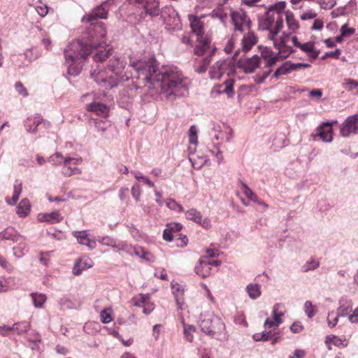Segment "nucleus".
<instances>
[{
    "mask_svg": "<svg viewBox=\"0 0 358 358\" xmlns=\"http://www.w3.org/2000/svg\"><path fill=\"white\" fill-rule=\"evenodd\" d=\"M134 67L138 78L148 83V87H160L162 98L173 101L187 94V78L176 66H164L159 69L156 59L152 57L147 62H138Z\"/></svg>",
    "mask_w": 358,
    "mask_h": 358,
    "instance_id": "1",
    "label": "nucleus"
},
{
    "mask_svg": "<svg viewBox=\"0 0 358 358\" xmlns=\"http://www.w3.org/2000/svg\"><path fill=\"white\" fill-rule=\"evenodd\" d=\"M92 47L89 45L86 39L72 41L64 50L66 62L68 64L69 73L77 76L81 71L83 64L87 56L91 53Z\"/></svg>",
    "mask_w": 358,
    "mask_h": 358,
    "instance_id": "2",
    "label": "nucleus"
},
{
    "mask_svg": "<svg viewBox=\"0 0 358 358\" xmlns=\"http://www.w3.org/2000/svg\"><path fill=\"white\" fill-rule=\"evenodd\" d=\"M124 62L119 59L110 62L108 69L98 68L91 73V77L101 87L111 89L116 86L121 80H124L123 75ZM125 80H128L127 77Z\"/></svg>",
    "mask_w": 358,
    "mask_h": 358,
    "instance_id": "3",
    "label": "nucleus"
},
{
    "mask_svg": "<svg viewBox=\"0 0 358 358\" xmlns=\"http://www.w3.org/2000/svg\"><path fill=\"white\" fill-rule=\"evenodd\" d=\"M285 1H281L271 5L265 15L259 20V27L262 30L268 31V39H274L283 27L284 10Z\"/></svg>",
    "mask_w": 358,
    "mask_h": 358,
    "instance_id": "4",
    "label": "nucleus"
},
{
    "mask_svg": "<svg viewBox=\"0 0 358 358\" xmlns=\"http://www.w3.org/2000/svg\"><path fill=\"white\" fill-rule=\"evenodd\" d=\"M199 324L201 331L212 338L219 341L227 340L225 324L213 313L201 314Z\"/></svg>",
    "mask_w": 358,
    "mask_h": 358,
    "instance_id": "5",
    "label": "nucleus"
},
{
    "mask_svg": "<svg viewBox=\"0 0 358 358\" xmlns=\"http://www.w3.org/2000/svg\"><path fill=\"white\" fill-rule=\"evenodd\" d=\"M83 39H86L92 48L100 46L105 42L106 29L103 22L92 23L87 31L83 34Z\"/></svg>",
    "mask_w": 358,
    "mask_h": 358,
    "instance_id": "6",
    "label": "nucleus"
},
{
    "mask_svg": "<svg viewBox=\"0 0 358 358\" xmlns=\"http://www.w3.org/2000/svg\"><path fill=\"white\" fill-rule=\"evenodd\" d=\"M230 15L236 31L244 32L250 29V19L243 9L233 10Z\"/></svg>",
    "mask_w": 358,
    "mask_h": 358,
    "instance_id": "7",
    "label": "nucleus"
},
{
    "mask_svg": "<svg viewBox=\"0 0 358 358\" xmlns=\"http://www.w3.org/2000/svg\"><path fill=\"white\" fill-rule=\"evenodd\" d=\"M139 9H142L143 13L141 15H149L151 17L158 16L160 13L159 0H131Z\"/></svg>",
    "mask_w": 358,
    "mask_h": 358,
    "instance_id": "8",
    "label": "nucleus"
},
{
    "mask_svg": "<svg viewBox=\"0 0 358 358\" xmlns=\"http://www.w3.org/2000/svg\"><path fill=\"white\" fill-rule=\"evenodd\" d=\"M290 36V34L283 32L279 38L275 36L274 39H270L273 41L274 47L278 50V54H282L283 58H286L293 52Z\"/></svg>",
    "mask_w": 358,
    "mask_h": 358,
    "instance_id": "9",
    "label": "nucleus"
},
{
    "mask_svg": "<svg viewBox=\"0 0 358 358\" xmlns=\"http://www.w3.org/2000/svg\"><path fill=\"white\" fill-rule=\"evenodd\" d=\"M215 52V48L211 45V40L207 36L198 37L196 44L194 50L195 55L201 56L206 55V57H212Z\"/></svg>",
    "mask_w": 358,
    "mask_h": 358,
    "instance_id": "10",
    "label": "nucleus"
},
{
    "mask_svg": "<svg viewBox=\"0 0 358 358\" xmlns=\"http://www.w3.org/2000/svg\"><path fill=\"white\" fill-rule=\"evenodd\" d=\"M160 13L165 23L171 29H179L181 27L180 20L177 11L172 7H166Z\"/></svg>",
    "mask_w": 358,
    "mask_h": 358,
    "instance_id": "11",
    "label": "nucleus"
},
{
    "mask_svg": "<svg viewBox=\"0 0 358 358\" xmlns=\"http://www.w3.org/2000/svg\"><path fill=\"white\" fill-rule=\"evenodd\" d=\"M237 60L238 66L243 69L245 73H252L260 64V57L255 55L251 57H241Z\"/></svg>",
    "mask_w": 358,
    "mask_h": 358,
    "instance_id": "12",
    "label": "nucleus"
},
{
    "mask_svg": "<svg viewBox=\"0 0 358 358\" xmlns=\"http://www.w3.org/2000/svg\"><path fill=\"white\" fill-rule=\"evenodd\" d=\"M82 159L80 158L65 157L64 159V166L62 173L64 176L69 177L72 175L81 173L80 169L75 166L80 164Z\"/></svg>",
    "mask_w": 358,
    "mask_h": 358,
    "instance_id": "13",
    "label": "nucleus"
},
{
    "mask_svg": "<svg viewBox=\"0 0 358 358\" xmlns=\"http://www.w3.org/2000/svg\"><path fill=\"white\" fill-rule=\"evenodd\" d=\"M114 1L115 0H106L100 6L96 7L91 13L83 16L82 22H92L99 18L106 19L107 17L108 10L105 9L104 6L109 4L110 1Z\"/></svg>",
    "mask_w": 358,
    "mask_h": 358,
    "instance_id": "14",
    "label": "nucleus"
},
{
    "mask_svg": "<svg viewBox=\"0 0 358 358\" xmlns=\"http://www.w3.org/2000/svg\"><path fill=\"white\" fill-rule=\"evenodd\" d=\"M185 217L187 220H192L205 229L211 227L210 220L208 217L202 219L201 213L196 208L189 209L185 212Z\"/></svg>",
    "mask_w": 358,
    "mask_h": 358,
    "instance_id": "15",
    "label": "nucleus"
},
{
    "mask_svg": "<svg viewBox=\"0 0 358 358\" xmlns=\"http://www.w3.org/2000/svg\"><path fill=\"white\" fill-rule=\"evenodd\" d=\"M357 120V115L348 117L341 127V135L344 137H347L351 133H356L357 130V127H356Z\"/></svg>",
    "mask_w": 358,
    "mask_h": 358,
    "instance_id": "16",
    "label": "nucleus"
},
{
    "mask_svg": "<svg viewBox=\"0 0 358 358\" xmlns=\"http://www.w3.org/2000/svg\"><path fill=\"white\" fill-rule=\"evenodd\" d=\"M259 49L261 52V57L266 61L265 66L266 68H271L275 64L280 54H278V52L275 53L268 47L261 46L259 47Z\"/></svg>",
    "mask_w": 358,
    "mask_h": 358,
    "instance_id": "17",
    "label": "nucleus"
},
{
    "mask_svg": "<svg viewBox=\"0 0 358 358\" xmlns=\"http://www.w3.org/2000/svg\"><path fill=\"white\" fill-rule=\"evenodd\" d=\"M239 52V50L236 51L234 57L231 59L220 60L217 61L218 64H222L220 66L221 76L227 74L230 76L235 72L234 62L237 59V57Z\"/></svg>",
    "mask_w": 358,
    "mask_h": 358,
    "instance_id": "18",
    "label": "nucleus"
},
{
    "mask_svg": "<svg viewBox=\"0 0 358 358\" xmlns=\"http://www.w3.org/2000/svg\"><path fill=\"white\" fill-rule=\"evenodd\" d=\"M196 273L201 278L210 275V259L207 257L201 258L194 268Z\"/></svg>",
    "mask_w": 358,
    "mask_h": 358,
    "instance_id": "19",
    "label": "nucleus"
},
{
    "mask_svg": "<svg viewBox=\"0 0 358 358\" xmlns=\"http://www.w3.org/2000/svg\"><path fill=\"white\" fill-rule=\"evenodd\" d=\"M88 111L94 113L97 115L102 117H106L109 113V108L106 103H103L99 101H94L87 106Z\"/></svg>",
    "mask_w": 358,
    "mask_h": 358,
    "instance_id": "20",
    "label": "nucleus"
},
{
    "mask_svg": "<svg viewBox=\"0 0 358 358\" xmlns=\"http://www.w3.org/2000/svg\"><path fill=\"white\" fill-rule=\"evenodd\" d=\"M332 123L324 122L320 127L317 128L316 135L320 136L324 142L330 143L333 140L331 127Z\"/></svg>",
    "mask_w": 358,
    "mask_h": 358,
    "instance_id": "21",
    "label": "nucleus"
},
{
    "mask_svg": "<svg viewBox=\"0 0 358 358\" xmlns=\"http://www.w3.org/2000/svg\"><path fill=\"white\" fill-rule=\"evenodd\" d=\"M190 27L192 29V32L195 34L197 37L203 36L204 30H203V22L201 20L199 17L195 15H190L188 16Z\"/></svg>",
    "mask_w": 358,
    "mask_h": 358,
    "instance_id": "22",
    "label": "nucleus"
},
{
    "mask_svg": "<svg viewBox=\"0 0 358 358\" xmlns=\"http://www.w3.org/2000/svg\"><path fill=\"white\" fill-rule=\"evenodd\" d=\"M93 265L92 260L88 257H82L75 264L73 268V273L78 275L85 269L91 268Z\"/></svg>",
    "mask_w": 358,
    "mask_h": 358,
    "instance_id": "23",
    "label": "nucleus"
},
{
    "mask_svg": "<svg viewBox=\"0 0 358 358\" xmlns=\"http://www.w3.org/2000/svg\"><path fill=\"white\" fill-rule=\"evenodd\" d=\"M73 236L77 238L80 244L87 246L90 250L96 248V241L88 238V234L86 231H75Z\"/></svg>",
    "mask_w": 358,
    "mask_h": 358,
    "instance_id": "24",
    "label": "nucleus"
},
{
    "mask_svg": "<svg viewBox=\"0 0 358 358\" xmlns=\"http://www.w3.org/2000/svg\"><path fill=\"white\" fill-rule=\"evenodd\" d=\"M338 307L336 309V315L339 317H345L352 310L351 300L342 297L338 301Z\"/></svg>",
    "mask_w": 358,
    "mask_h": 358,
    "instance_id": "25",
    "label": "nucleus"
},
{
    "mask_svg": "<svg viewBox=\"0 0 358 358\" xmlns=\"http://www.w3.org/2000/svg\"><path fill=\"white\" fill-rule=\"evenodd\" d=\"M29 328V322L27 321H22L15 323L12 327H8L6 325L0 326V331L3 329H6V331H15L18 334H22L27 332Z\"/></svg>",
    "mask_w": 358,
    "mask_h": 358,
    "instance_id": "26",
    "label": "nucleus"
},
{
    "mask_svg": "<svg viewBox=\"0 0 358 358\" xmlns=\"http://www.w3.org/2000/svg\"><path fill=\"white\" fill-rule=\"evenodd\" d=\"M22 239V236L13 228H7L0 233V241L10 240L17 243Z\"/></svg>",
    "mask_w": 358,
    "mask_h": 358,
    "instance_id": "27",
    "label": "nucleus"
},
{
    "mask_svg": "<svg viewBox=\"0 0 358 358\" xmlns=\"http://www.w3.org/2000/svg\"><path fill=\"white\" fill-rule=\"evenodd\" d=\"M38 218L41 222H46L50 224L59 222L62 220V217L58 211L40 214L38 215Z\"/></svg>",
    "mask_w": 358,
    "mask_h": 358,
    "instance_id": "28",
    "label": "nucleus"
},
{
    "mask_svg": "<svg viewBox=\"0 0 358 358\" xmlns=\"http://www.w3.org/2000/svg\"><path fill=\"white\" fill-rule=\"evenodd\" d=\"M242 39V49L245 52L249 51L251 48L257 43V37L250 30Z\"/></svg>",
    "mask_w": 358,
    "mask_h": 358,
    "instance_id": "29",
    "label": "nucleus"
},
{
    "mask_svg": "<svg viewBox=\"0 0 358 358\" xmlns=\"http://www.w3.org/2000/svg\"><path fill=\"white\" fill-rule=\"evenodd\" d=\"M42 120L40 117H29L24 121V126L27 132L36 134L37 127L41 123Z\"/></svg>",
    "mask_w": 358,
    "mask_h": 358,
    "instance_id": "30",
    "label": "nucleus"
},
{
    "mask_svg": "<svg viewBox=\"0 0 358 358\" xmlns=\"http://www.w3.org/2000/svg\"><path fill=\"white\" fill-rule=\"evenodd\" d=\"M30 296L31 297L34 306L36 308H42L43 307V304L47 300L46 295L41 293H31Z\"/></svg>",
    "mask_w": 358,
    "mask_h": 358,
    "instance_id": "31",
    "label": "nucleus"
},
{
    "mask_svg": "<svg viewBox=\"0 0 358 358\" xmlns=\"http://www.w3.org/2000/svg\"><path fill=\"white\" fill-rule=\"evenodd\" d=\"M295 66V64L285 63L275 71L274 74L273 75V77L278 78L280 76L287 75L292 71L296 69Z\"/></svg>",
    "mask_w": 358,
    "mask_h": 358,
    "instance_id": "32",
    "label": "nucleus"
},
{
    "mask_svg": "<svg viewBox=\"0 0 358 358\" xmlns=\"http://www.w3.org/2000/svg\"><path fill=\"white\" fill-rule=\"evenodd\" d=\"M30 203L29 200L22 199L17 207V213L20 217H26L30 210Z\"/></svg>",
    "mask_w": 358,
    "mask_h": 358,
    "instance_id": "33",
    "label": "nucleus"
},
{
    "mask_svg": "<svg viewBox=\"0 0 358 358\" xmlns=\"http://www.w3.org/2000/svg\"><path fill=\"white\" fill-rule=\"evenodd\" d=\"M246 292L250 299H256L261 295L260 285L250 283L247 285Z\"/></svg>",
    "mask_w": 358,
    "mask_h": 358,
    "instance_id": "34",
    "label": "nucleus"
},
{
    "mask_svg": "<svg viewBox=\"0 0 358 358\" xmlns=\"http://www.w3.org/2000/svg\"><path fill=\"white\" fill-rule=\"evenodd\" d=\"M285 17H286V22L287 27L292 31H295L299 29V23L294 18V14L289 11L287 10L285 13Z\"/></svg>",
    "mask_w": 358,
    "mask_h": 358,
    "instance_id": "35",
    "label": "nucleus"
},
{
    "mask_svg": "<svg viewBox=\"0 0 358 358\" xmlns=\"http://www.w3.org/2000/svg\"><path fill=\"white\" fill-rule=\"evenodd\" d=\"M110 48H105L103 49H98L93 55V59L95 62H103L106 60L110 55Z\"/></svg>",
    "mask_w": 358,
    "mask_h": 358,
    "instance_id": "36",
    "label": "nucleus"
},
{
    "mask_svg": "<svg viewBox=\"0 0 358 358\" xmlns=\"http://www.w3.org/2000/svg\"><path fill=\"white\" fill-rule=\"evenodd\" d=\"M234 80L233 79L229 78L224 81L222 85L220 86V92L225 93L229 96H232L234 95Z\"/></svg>",
    "mask_w": 358,
    "mask_h": 358,
    "instance_id": "37",
    "label": "nucleus"
},
{
    "mask_svg": "<svg viewBox=\"0 0 358 358\" xmlns=\"http://www.w3.org/2000/svg\"><path fill=\"white\" fill-rule=\"evenodd\" d=\"M211 60V57H206L198 62V64L194 65L195 71L199 73H203L207 70Z\"/></svg>",
    "mask_w": 358,
    "mask_h": 358,
    "instance_id": "38",
    "label": "nucleus"
},
{
    "mask_svg": "<svg viewBox=\"0 0 358 358\" xmlns=\"http://www.w3.org/2000/svg\"><path fill=\"white\" fill-rule=\"evenodd\" d=\"M346 90L354 94H358V82L352 79H345L343 84Z\"/></svg>",
    "mask_w": 358,
    "mask_h": 358,
    "instance_id": "39",
    "label": "nucleus"
},
{
    "mask_svg": "<svg viewBox=\"0 0 358 358\" xmlns=\"http://www.w3.org/2000/svg\"><path fill=\"white\" fill-rule=\"evenodd\" d=\"M183 332L185 339L188 342H192L194 339L193 333L196 331V328L193 325L185 324L183 322Z\"/></svg>",
    "mask_w": 358,
    "mask_h": 358,
    "instance_id": "40",
    "label": "nucleus"
},
{
    "mask_svg": "<svg viewBox=\"0 0 358 358\" xmlns=\"http://www.w3.org/2000/svg\"><path fill=\"white\" fill-rule=\"evenodd\" d=\"M344 12L346 14L357 15L358 14L357 0H350V2L345 6Z\"/></svg>",
    "mask_w": 358,
    "mask_h": 358,
    "instance_id": "41",
    "label": "nucleus"
},
{
    "mask_svg": "<svg viewBox=\"0 0 358 358\" xmlns=\"http://www.w3.org/2000/svg\"><path fill=\"white\" fill-rule=\"evenodd\" d=\"M212 17L217 18L221 22H224L227 18V13L222 7L214 9L211 13Z\"/></svg>",
    "mask_w": 358,
    "mask_h": 358,
    "instance_id": "42",
    "label": "nucleus"
},
{
    "mask_svg": "<svg viewBox=\"0 0 358 358\" xmlns=\"http://www.w3.org/2000/svg\"><path fill=\"white\" fill-rule=\"evenodd\" d=\"M317 307L312 302L307 301L304 303V311L309 318H312L317 313Z\"/></svg>",
    "mask_w": 358,
    "mask_h": 358,
    "instance_id": "43",
    "label": "nucleus"
},
{
    "mask_svg": "<svg viewBox=\"0 0 358 358\" xmlns=\"http://www.w3.org/2000/svg\"><path fill=\"white\" fill-rule=\"evenodd\" d=\"M22 192V184L20 182L17 185H15L14 186V192L12 197V202L6 199V201L10 205H14L18 200L19 196Z\"/></svg>",
    "mask_w": 358,
    "mask_h": 358,
    "instance_id": "44",
    "label": "nucleus"
},
{
    "mask_svg": "<svg viewBox=\"0 0 358 358\" xmlns=\"http://www.w3.org/2000/svg\"><path fill=\"white\" fill-rule=\"evenodd\" d=\"M222 64L215 62L210 68L209 74L212 79H220L221 78L220 66Z\"/></svg>",
    "mask_w": 358,
    "mask_h": 358,
    "instance_id": "45",
    "label": "nucleus"
},
{
    "mask_svg": "<svg viewBox=\"0 0 358 358\" xmlns=\"http://www.w3.org/2000/svg\"><path fill=\"white\" fill-rule=\"evenodd\" d=\"M166 206L172 210H176L178 212H184L183 207L177 203L174 199H169L166 201Z\"/></svg>",
    "mask_w": 358,
    "mask_h": 358,
    "instance_id": "46",
    "label": "nucleus"
},
{
    "mask_svg": "<svg viewBox=\"0 0 358 358\" xmlns=\"http://www.w3.org/2000/svg\"><path fill=\"white\" fill-rule=\"evenodd\" d=\"M319 266H320V263L318 261L312 259V260L308 261L303 265L302 271L303 272H308L310 271H313V270L316 269L317 268H318Z\"/></svg>",
    "mask_w": 358,
    "mask_h": 358,
    "instance_id": "47",
    "label": "nucleus"
},
{
    "mask_svg": "<svg viewBox=\"0 0 358 358\" xmlns=\"http://www.w3.org/2000/svg\"><path fill=\"white\" fill-rule=\"evenodd\" d=\"M149 298L148 295L139 294L133 299L134 306L143 308Z\"/></svg>",
    "mask_w": 358,
    "mask_h": 358,
    "instance_id": "48",
    "label": "nucleus"
},
{
    "mask_svg": "<svg viewBox=\"0 0 358 358\" xmlns=\"http://www.w3.org/2000/svg\"><path fill=\"white\" fill-rule=\"evenodd\" d=\"M197 131L196 128L194 125L190 127L189 129V141L190 143L196 145L198 143L197 141Z\"/></svg>",
    "mask_w": 358,
    "mask_h": 358,
    "instance_id": "49",
    "label": "nucleus"
},
{
    "mask_svg": "<svg viewBox=\"0 0 358 358\" xmlns=\"http://www.w3.org/2000/svg\"><path fill=\"white\" fill-rule=\"evenodd\" d=\"M333 315H334V311L329 312L328 315H327V321L328 327L329 328H334V327H336V325L337 324L338 321L339 316L336 315L334 317L331 318V316Z\"/></svg>",
    "mask_w": 358,
    "mask_h": 358,
    "instance_id": "50",
    "label": "nucleus"
},
{
    "mask_svg": "<svg viewBox=\"0 0 358 358\" xmlns=\"http://www.w3.org/2000/svg\"><path fill=\"white\" fill-rule=\"evenodd\" d=\"M64 158L60 153L56 152L55 155L49 157L48 162L53 165H57L62 164L64 162Z\"/></svg>",
    "mask_w": 358,
    "mask_h": 358,
    "instance_id": "51",
    "label": "nucleus"
},
{
    "mask_svg": "<svg viewBox=\"0 0 358 358\" xmlns=\"http://www.w3.org/2000/svg\"><path fill=\"white\" fill-rule=\"evenodd\" d=\"M41 44L44 46L46 50L49 51L52 49V41L46 32L42 34Z\"/></svg>",
    "mask_w": 358,
    "mask_h": 358,
    "instance_id": "52",
    "label": "nucleus"
},
{
    "mask_svg": "<svg viewBox=\"0 0 358 358\" xmlns=\"http://www.w3.org/2000/svg\"><path fill=\"white\" fill-rule=\"evenodd\" d=\"M279 306L280 304L277 303L273 306V320L276 322V327H278V325L282 322L280 317L283 315L282 313H278Z\"/></svg>",
    "mask_w": 358,
    "mask_h": 358,
    "instance_id": "53",
    "label": "nucleus"
},
{
    "mask_svg": "<svg viewBox=\"0 0 358 358\" xmlns=\"http://www.w3.org/2000/svg\"><path fill=\"white\" fill-rule=\"evenodd\" d=\"M15 89L20 95H21L24 97H26L28 96V92L21 82H17L15 83Z\"/></svg>",
    "mask_w": 358,
    "mask_h": 358,
    "instance_id": "54",
    "label": "nucleus"
},
{
    "mask_svg": "<svg viewBox=\"0 0 358 358\" xmlns=\"http://www.w3.org/2000/svg\"><path fill=\"white\" fill-rule=\"evenodd\" d=\"M341 31L342 36L347 37L353 34L355 31L354 28L348 27L347 24H343L341 27Z\"/></svg>",
    "mask_w": 358,
    "mask_h": 358,
    "instance_id": "55",
    "label": "nucleus"
},
{
    "mask_svg": "<svg viewBox=\"0 0 358 358\" xmlns=\"http://www.w3.org/2000/svg\"><path fill=\"white\" fill-rule=\"evenodd\" d=\"M141 189L138 185H134L131 187V194L136 201H140Z\"/></svg>",
    "mask_w": 358,
    "mask_h": 358,
    "instance_id": "56",
    "label": "nucleus"
},
{
    "mask_svg": "<svg viewBox=\"0 0 358 358\" xmlns=\"http://www.w3.org/2000/svg\"><path fill=\"white\" fill-rule=\"evenodd\" d=\"M299 45V48L306 52H312L313 49L314 48V43L312 42H307L305 43H301Z\"/></svg>",
    "mask_w": 358,
    "mask_h": 358,
    "instance_id": "57",
    "label": "nucleus"
},
{
    "mask_svg": "<svg viewBox=\"0 0 358 358\" xmlns=\"http://www.w3.org/2000/svg\"><path fill=\"white\" fill-rule=\"evenodd\" d=\"M316 16L317 13L315 12H314L313 10H309L301 14V19L303 20H307L314 19Z\"/></svg>",
    "mask_w": 358,
    "mask_h": 358,
    "instance_id": "58",
    "label": "nucleus"
},
{
    "mask_svg": "<svg viewBox=\"0 0 358 358\" xmlns=\"http://www.w3.org/2000/svg\"><path fill=\"white\" fill-rule=\"evenodd\" d=\"M172 289H173V294L176 295V301L178 306V308L182 309V306L180 305V303H179V294H182V290L180 291L179 285H173Z\"/></svg>",
    "mask_w": 358,
    "mask_h": 358,
    "instance_id": "59",
    "label": "nucleus"
},
{
    "mask_svg": "<svg viewBox=\"0 0 358 358\" xmlns=\"http://www.w3.org/2000/svg\"><path fill=\"white\" fill-rule=\"evenodd\" d=\"M155 308L154 304L150 301V299L143 307V312L145 315H149Z\"/></svg>",
    "mask_w": 358,
    "mask_h": 358,
    "instance_id": "60",
    "label": "nucleus"
},
{
    "mask_svg": "<svg viewBox=\"0 0 358 358\" xmlns=\"http://www.w3.org/2000/svg\"><path fill=\"white\" fill-rule=\"evenodd\" d=\"M101 322L104 324H107L112 320L110 314L108 313L106 310H101Z\"/></svg>",
    "mask_w": 358,
    "mask_h": 358,
    "instance_id": "61",
    "label": "nucleus"
},
{
    "mask_svg": "<svg viewBox=\"0 0 358 358\" xmlns=\"http://www.w3.org/2000/svg\"><path fill=\"white\" fill-rule=\"evenodd\" d=\"M303 327L301 322H295L290 327V330L294 334L299 333L303 330Z\"/></svg>",
    "mask_w": 358,
    "mask_h": 358,
    "instance_id": "62",
    "label": "nucleus"
},
{
    "mask_svg": "<svg viewBox=\"0 0 358 358\" xmlns=\"http://www.w3.org/2000/svg\"><path fill=\"white\" fill-rule=\"evenodd\" d=\"M141 258L148 262H154L155 261V257L147 250H144L143 255Z\"/></svg>",
    "mask_w": 358,
    "mask_h": 358,
    "instance_id": "63",
    "label": "nucleus"
},
{
    "mask_svg": "<svg viewBox=\"0 0 358 358\" xmlns=\"http://www.w3.org/2000/svg\"><path fill=\"white\" fill-rule=\"evenodd\" d=\"M348 320L351 323H358V307L348 316Z\"/></svg>",
    "mask_w": 358,
    "mask_h": 358,
    "instance_id": "64",
    "label": "nucleus"
}]
</instances>
